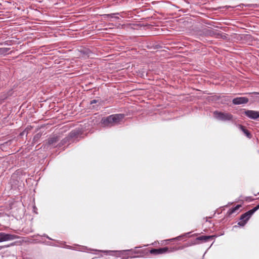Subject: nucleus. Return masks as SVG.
Listing matches in <instances>:
<instances>
[{"mask_svg":"<svg viewBox=\"0 0 259 259\" xmlns=\"http://www.w3.org/2000/svg\"><path fill=\"white\" fill-rule=\"evenodd\" d=\"M124 117L123 114H116L102 118L101 122L105 126L111 127L119 124Z\"/></svg>","mask_w":259,"mask_h":259,"instance_id":"nucleus-1","label":"nucleus"},{"mask_svg":"<svg viewBox=\"0 0 259 259\" xmlns=\"http://www.w3.org/2000/svg\"><path fill=\"white\" fill-rule=\"evenodd\" d=\"M213 114L215 118L222 121L230 120L233 118L232 115L228 113L215 111Z\"/></svg>","mask_w":259,"mask_h":259,"instance_id":"nucleus-2","label":"nucleus"},{"mask_svg":"<svg viewBox=\"0 0 259 259\" xmlns=\"http://www.w3.org/2000/svg\"><path fill=\"white\" fill-rule=\"evenodd\" d=\"M249 212H251L250 210L243 214L240 218V220H241L240 222H238V225L240 226H243L251 217V216L253 214L252 213H250Z\"/></svg>","mask_w":259,"mask_h":259,"instance_id":"nucleus-3","label":"nucleus"},{"mask_svg":"<svg viewBox=\"0 0 259 259\" xmlns=\"http://www.w3.org/2000/svg\"><path fill=\"white\" fill-rule=\"evenodd\" d=\"M16 238L14 235L6 234L3 232L0 233V242L9 240H12Z\"/></svg>","mask_w":259,"mask_h":259,"instance_id":"nucleus-4","label":"nucleus"},{"mask_svg":"<svg viewBox=\"0 0 259 259\" xmlns=\"http://www.w3.org/2000/svg\"><path fill=\"white\" fill-rule=\"evenodd\" d=\"M245 115L252 119H256L259 117V112L254 110L245 111Z\"/></svg>","mask_w":259,"mask_h":259,"instance_id":"nucleus-5","label":"nucleus"},{"mask_svg":"<svg viewBox=\"0 0 259 259\" xmlns=\"http://www.w3.org/2000/svg\"><path fill=\"white\" fill-rule=\"evenodd\" d=\"M248 102V99L245 97H237L234 98L232 102L234 105L245 104Z\"/></svg>","mask_w":259,"mask_h":259,"instance_id":"nucleus-6","label":"nucleus"},{"mask_svg":"<svg viewBox=\"0 0 259 259\" xmlns=\"http://www.w3.org/2000/svg\"><path fill=\"white\" fill-rule=\"evenodd\" d=\"M168 251V248L165 247L163 248H160L158 249H152L150 250V252L151 254L155 255L163 254Z\"/></svg>","mask_w":259,"mask_h":259,"instance_id":"nucleus-7","label":"nucleus"},{"mask_svg":"<svg viewBox=\"0 0 259 259\" xmlns=\"http://www.w3.org/2000/svg\"><path fill=\"white\" fill-rule=\"evenodd\" d=\"M213 236H201L196 238V240L207 242L210 239H212Z\"/></svg>","mask_w":259,"mask_h":259,"instance_id":"nucleus-8","label":"nucleus"},{"mask_svg":"<svg viewBox=\"0 0 259 259\" xmlns=\"http://www.w3.org/2000/svg\"><path fill=\"white\" fill-rule=\"evenodd\" d=\"M59 141V138L57 136H53L48 139V143L49 145H53Z\"/></svg>","mask_w":259,"mask_h":259,"instance_id":"nucleus-9","label":"nucleus"},{"mask_svg":"<svg viewBox=\"0 0 259 259\" xmlns=\"http://www.w3.org/2000/svg\"><path fill=\"white\" fill-rule=\"evenodd\" d=\"M239 128L245 134V135L248 137H250V134L248 130H247L243 126L241 125H238Z\"/></svg>","mask_w":259,"mask_h":259,"instance_id":"nucleus-10","label":"nucleus"},{"mask_svg":"<svg viewBox=\"0 0 259 259\" xmlns=\"http://www.w3.org/2000/svg\"><path fill=\"white\" fill-rule=\"evenodd\" d=\"M241 207V205H236L235 207L232 208V209H230L228 213L229 214H232L235 212H236L239 209V208Z\"/></svg>","mask_w":259,"mask_h":259,"instance_id":"nucleus-11","label":"nucleus"},{"mask_svg":"<svg viewBox=\"0 0 259 259\" xmlns=\"http://www.w3.org/2000/svg\"><path fill=\"white\" fill-rule=\"evenodd\" d=\"M9 49L7 48H0V54L1 55H4L6 54L9 51Z\"/></svg>","mask_w":259,"mask_h":259,"instance_id":"nucleus-12","label":"nucleus"},{"mask_svg":"<svg viewBox=\"0 0 259 259\" xmlns=\"http://www.w3.org/2000/svg\"><path fill=\"white\" fill-rule=\"evenodd\" d=\"M79 134V132L78 131L73 130L71 131L70 133V136L71 138L76 137L77 135Z\"/></svg>","mask_w":259,"mask_h":259,"instance_id":"nucleus-13","label":"nucleus"},{"mask_svg":"<svg viewBox=\"0 0 259 259\" xmlns=\"http://www.w3.org/2000/svg\"><path fill=\"white\" fill-rule=\"evenodd\" d=\"M258 209H259V204L254 207L253 209L250 210L251 212H249V213L253 214Z\"/></svg>","mask_w":259,"mask_h":259,"instance_id":"nucleus-14","label":"nucleus"},{"mask_svg":"<svg viewBox=\"0 0 259 259\" xmlns=\"http://www.w3.org/2000/svg\"><path fill=\"white\" fill-rule=\"evenodd\" d=\"M7 97H8L7 95H6V94H4V96L1 98L0 100H4L6 99Z\"/></svg>","mask_w":259,"mask_h":259,"instance_id":"nucleus-15","label":"nucleus"},{"mask_svg":"<svg viewBox=\"0 0 259 259\" xmlns=\"http://www.w3.org/2000/svg\"><path fill=\"white\" fill-rule=\"evenodd\" d=\"M96 102H97V101L96 100H93L91 101V104H92L94 103H96Z\"/></svg>","mask_w":259,"mask_h":259,"instance_id":"nucleus-16","label":"nucleus"},{"mask_svg":"<svg viewBox=\"0 0 259 259\" xmlns=\"http://www.w3.org/2000/svg\"><path fill=\"white\" fill-rule=\"evenodd\" d=\"M125 251H129V252H134L135 253V251H134L132 249H130V250H126Z\"/></svg>","mask_w":259,"mask_h":259,"instance_id":"nucleus-17","label":"nucleus"},{"mask_svg":"<svg viewBox=\"0 0 259 259\" xmlns=\"http://www.w3.org/2000/svg\"><path fill=\"white\" fill-rule=\"evenodd\" d=\"M65 247L67 248H69V249H72V247L69 246V245H66L65 246Z\"/></svg>","mask_w":259,"mask_h":259,"instance_id":"nucleus-18","label":"nucleus"},{"mask_svg":"<svg viewBox=\"0 0 259 259\" xmlns=\"http://www.w3.org/2000/svg\"><path fill=\"white\" fill-rule=\"evenodd\" d=\"M103 252H112V251H102Z\"/></svg>","mask_w":259,"mask_h":259,"instance_id":"nucleus-19","label":"nucleus"},{"mask_svg":"<svg viewBox=\"0 0 259 259\" xmlns=\"http://www.w3.org/2000/svg\"><path fill=\"white\" fill-rule=\"evenodd\" d=\"M47 238H48L49 239L52 240V239H51V238H50L49 237L47 236Z\"/></svg>","mask_w":259,"mask_h":259,"instance_id":"nucleus-20","label":"nucleus"},{"mask_svg":"<svg viewBox=\"0 0 259 259\" xmlns=\"http://www.w3.org/2000/svg\"><path fill=\"white\" fill-rule=\"evenodd\" d=\"M254 94L259 95V93H254Z\"/></svg>","mask_w":259,"mask_h":259,"instance_id":"nucleus-21","label":"nucleus"},{"mask_svg":"<svg viewBox=\"0 0 259 259\" xmlns=\"http://www.w3.org/2000/svg\"><path fill=\"white\" fill-rule=\"evenodd\" d=\"M2 248H3V247H2V246H0V250H1V249H2Z\"/></svg>","mask_w":259,"mask_h":259,"instance_id":"nucleus-22","label":"nucleus"}]
</instances>
